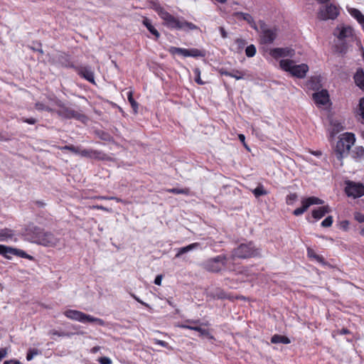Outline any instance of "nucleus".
I'll return each instance as SVG.
<instances>
[{"instance_id":"obj_45","label":"nucleus","mask_w":364,"mask_h":364,"mask_svg":"<svg viewBox=\"0 0 364 364\" xmlns=\"http://www.w3.org/2000/svg\"><path fill=\"white\" fill-rule=\"evenodd\" d=\"M333 223V217L328 216L321 222V226L323 228H329L332 225Z\"/></svg>"},{"instance_id":"obj_22","label":"nucleus","mask_w":364,"mask_h":364,"mask_svg":"<svg viewBox=\"0 0 364 364\" xmlns=\"http://www.w3.org/2000/svg\"><path fill=\"white\" fill-rule=\"evenodd\" d=\"M355 85L363 91H364V71L362 68H358L353 76Z\"/></svg>"},{"instance_id":"obj_50","label":"nucleus","mask_w":364,"mask_h":364,"mask_svg":"<svg viewBox=\"0 0 364 364\" xmlns=\"http://www.w3.org/2000/svg\"><path fill=\"white\" fill-rule=\"evenodd\" d=\"M100 364H112V360L108 357H101L98 359Z\"/></svg>"},{"instance_id":"obj_59","label":"nucleus","mask_w":364,"mask_h":364,"mask_svg":"<svg viewBox=\"0 0 364 364\" xmlns=\"http://www.w3.org/2000/svg\"><path fill=\"white\" fill-rule=\"evenodd\" d=\"M100 349V346H95L93 347L91 350H90V352L92 353H97Z\"/></svg>"},{"instance_id":"obj_19","label":"nucleus","mask_w":364,"mask_h":364,"mask_svg":"<svg viewBox=\"0 0 364 364\" xmlns=\"http://www.w3.org/2000/svg\"><path fill=\"white\" fill-rule=\"evenodd\" d=\"M218 72L222 75L229 76L234 77L236 80H242L246 75V71L232 70V71H228L225 68H221L218 70Z\"/></svg>"},{"instance_id":"obj_52","label":"nucleus","mask_w":364,"mask_h":364,"mask_svg":"<svg viewBox=\"0 0 364 364\" xmlns=\"http://www.w3.org/2000/svg\"><path fill=\"white\" fill-rule=\"evenodd\" d=\"M35 107L38 110H45L46 107V105H45L42 102H36V105H35Z\"/></svg>"},{"instance_id":"obj_13","label":"nucleus","mask_w":364,"mask_h":364,"mask_svg":"<svg viewBox=\"0 0 364 364\" xmlns=\"http://www.w3.org/2000/svg\"><path fill=\"white\" fill-rule=\"evenodd\" d=\"M59 243V240L51 232H42L37 237V243L45 247H55Z\"/></svg>"},{"instance_id":"obj_18","label":"nucleus","mask_w":364,"mask_h":364,"mask_svg":"<svg viewBox=\"0 0 364 364\" xmlns=\"http://www.w3.org/2000/svg\"><path fill=\"white\" fill-rule=\"evenodd\" d=\"M232 15L237 19L244 20L247 21V23L251 26V28H252L257 31H259V28L257 23H255L253 17L250 14L244 12H235Z\"/></svg>"},{"instance_id":"obj_43","label":"nucleus","mask_w":364,"mask_h":364,"mask_svg":"<svg viewBox=\"0 0 364 364\" xmlns=\"http://www.w3.org/2000/svg\"><path fill=\"white\" fill-rule=\"evenodd\" d=\"M359 115L360 116L362 123H364V97L360 100Z\"/></svg>"},{"instance_id":"obj_4","label":"nucleus","mask_w":364,"mask_h":364,"mask_svg":"<svg viewBox=\"0 0 364 364\" xmlns=\"http://www.w3.org/2000/svg\"><path fill=\"white\" fill-rule=\"evenodd\" d=\"M279 65L282 70L298 78H304L309 71V66L306 64L295 65L291 60H281Z\"/></svg>"},{"instance_id":"obj_9","label":"nucleus","mask_w":364,"mask_h":364,"mask_svg":"<svg viewBox=\"0 0 364 364\" xmlns=\"http://www.w3.org/2000/svg\"><path fill=\"white\" fill-rule=\"evenodd\" d=\"M339 14L338 8L332 4H327L326 6H323L319 9L317 16L318 18L322 21H326L328 19L334 20L337 18Z\"/></svg>"},{"instance_id":"obj_39","label":"nucleus","mask_w":364,"mask_h":364,"mask_svg":"<svg viewBox=\"0 0 364 364\" xmlns=\"http://www.w3.org/2000/svg\"><path fill=\"white\" fill-rule=\"evenodd\" d=\"M193 73L195 75V81L198 85H204L205 82H203L200 78V70L198 68H196L193 70Z\"/></svg>"},{"instance_id":"obj_26","label":"nucleus","mask_w":364,"mask_h":364,"mask_svg":"<svg viewBox=\"0 0 364 364\" xmlns=\"http://www.w3.org/2000/svg\"><path fill=\"white\" fill-rule=\"evenodd\" d=\"M14 235V230L9 229V228H4L0 230V241L1 242H5L8 241L9 240L12 239V237Z\"/></svg>"},{"instance_id":"obj_49","label":"nucleus","mask_w":364,"mask_h":364,"mask_svg":"<svg viewBox=\"0 0 364 364\" xmlns=\"http://www.w3.org/2000/svg\"><path fill=\"white\" fill-rule=\"evenodd\" d=\"M154 343L155 344H157V345H159L162 347H164V348H171V347H169L168 346V343L166 341H161V340H159V339H154Z\"/></svg>"},{"instance_id":"obj_40","label":"nucleus","mask_w":364,"mask_h":364,"mask_svg":"<svg viewBox=\"0 0 364 364\" xmlns=\"http://www.w3.org/2000/svg\"><path fill=\"white\" fill-rule=\"evenodd\" d=\"M245 54L247 57L252 58L256 54V48L254 45L248 46L245 49Z\"/></svg>"},{"instance_id":"obj_3","label":"nucleus","mask_w":364,"mask_h":364,"mask_svg":"<svg viewBox=\"0 0 364 364\" xmlns=\"http://www.w3.org/2000/svg\"><path fill=\"white\" fill-rule=\"evenodd\" d=\"M261 255V250L257 247L252 242L242 243L235 248L231 257L232 259H247L259 257Z\"/></svg>"},{"instance_id":"obj_24","label":"nucleus","mask_w":364,"mask_h":364,"mask_svg":"<svg viewBox=\"0 0 364 364\" xmlns=\"http://www.w3.org/2000/svg\"><path fill=\"white\" fill-rule=\"evenodd\" d=\"M336 31H338L339 33L337 34L335 32L334 34L336 35L337 38L341 41L353 36V28L350 26L342 27L341 29L338 28Z\"/></svg>"},{"instance_id":"obj_30","label":"nucleus","mask_w":364,"mask_h":364,"mask_svg":"<svg viewBox=\"0 0 364 364\" xmlns=\"http://www.w3.org/2000/svg\"><path fill=\"white\" fill-rule=\"evenodd\" d=\"M271 342L272 343L289 344L291 341L290 339L285 336L275 334L272 337Z\"/></svg>"},{"instance_id":"obj_35","label":"nucleus","mask_w":364,"mask_h":364,"mask_svg":"<svg viewBox=\"0 0 364 364\" xmlns=\"http://www.w3.org/2000/svg\"><path fill=\"white\" fill-rule=\"evenodd\" d=\"M41 352L37 348H29L26 354V360L31 361L34 356L40 355Z\"/></svg>"},{"instance_id":"obj_33","label":"nucleus","mask_w":364,"mask_h":364,"mask_svg":"<svg viewBox=\"0 0 364 364\" xmlns=\"http://www.w3.org/2000/svg\"><path fill=\"white\" fill-rule=\"evenodd\" d=\"M252 193L255 195L256 198H258L261 196L267 195V191L264 188V186L262 184L257 186L254 190H252Z\"/></svg>"},{"instance_id":"obj_29","label":"nucleus","mask_w":364,"mask_h":364,"mask_svg":"<svg viewBox=\"0 0 364 364\" xmlns=\"http://www.w3.org/2000/svg\"><path fill=\"white\" fill-rule=\"evenodd\" d=\"M225 296V291L219 288H216L208 292V296L213 299H224Z\"/></svg>"},{"instance_id":"obj_12","label":"nucleus","mask_w":364,"mask_h":364,"mask_svg":"<svg viewBox=\"0 0 364 364\" xmlns=\"http://www.w3.org/2000/svg\"><path fill=\"white\" fill-rule=\"evenodd\" d=\"M323 200L315 197L311 196L301 200L302 206L295 209L293 214L296 216L302 215L311 205H322Z\"/></svg>"},{"instance_id":"obj_60","label":"nucleus","mask_w":364,"mask_h":364,"mask_svg":"<svg viewBox=\"0 0 364 364\" xmlns=\"http://www.w3.org/2000/svg\"><path fill=\"white\" fill-rule=\"evenodd\" d=\"M238 138H239L240 141L242 144H245V135H244V134H240L238 135Z\"/></svg>"},{"instance_id":"obj_51","label":"nucleus","mask_w":364,"mask_h":364,"mask_svg":"<svg viewBox=\"0 0 364 364\" xmlns=\"http://www.w3.org/2000/svg\"><path fill=\"white\" fill-rule=\"evenodd\" d=\"M22 122L29 124H34L36 122V119L34 118H22Z\"/></svg>"},{"instance_id":"obj_7","label":"nucleus","mask_w":364,"mask_h":364,"mask_svg":"<svg viewBox=\"0 0 364 364\" xmlns=\"http://www.w3.org/2000/svg\"><path fill=\"white\" fill-rule=\"evenodd\" d=\"M260 29L259 39L262 44H271L277 36V28L269 27L264 21L258 22Z\"/></svg>"},{"instance_id":"obj_42","label":"nucleus","mask_w":364,"mask_h":364,"mask_svg":"<svg viewBox=\"0 0 364 364\" xmlns=\"http://www.w3.org/2000/svg\"><path fill=\"white\" fill-rule=\"evenodd\" d=\"M14 255H16V256H18V257H21L22 258H26V259H33V257L28 255L26 252H24L23 250H18V249H16V252L14 253Z\"/></svg>"},{"instance_id":"obj_64","label":"nucleus","mask_w":364,"mask_h":364,"mask_svg":"<svg viewBox=\"0 0 364 364\" xmlns=\"http://www.w3.org/2000/svg\"><path fill=\"white\" fill-rule=\"evenodd\" d=\"M108 199H109V200H116L117 202H122V201L120 198H117V197H113V196H112V197H109V198H108Z\"/></svg>"},{"instance_id":"obj_10","label":"nucleus","mask_w":364,"mask_h":364,"mask_svg":"<svg viewBox=\"0 0 364 364\" xmlns=\"http://www.w3.org/2000/svg\"><path fill=\"white\" fill-rule=\"evenodd\" d=\"M345 192L349 197L360 198L364 196V186L360 183L348 181L346 182Z\"/></svg>"},{"instance_id":"obj_27","label":"nucleus","mask_w":364,"mask_h":364,"mask_svg":"<svg viewBox=\"0 0 364 364\" xmlns=\"http://www.w3.org/2000/svg\"><path fill=\"white\" fill-rule=\"evenodd\" d=\"M142 23L146 27L149 32L156 37V39H158L160 37L159 32L151 24V21L148 18H144Z\"/></svg>"},{"instance_id":"obj_55","label":"nucleus","mask_w":364,"mask_h":364,"mask_svg":"<svg viewBox=\"0 0 364 364\" xmlns=\"http://www.w3.org/2000/svg\"><path fill=\"white\" fill-rule=\"evenodd\" d=\"M357 221L359 223H364V215L360 213H357L355 216Z\"/></svg>"},{"instance_id":"obj_14","label":"nucleus","mask_w":364,"mask_h":364,"mask_svg":"<svg viewBox=\"0 0 364 364\" xmlns=\"http://www.w3.org/2000/svg\"><path fill=\"white\" fill-rule=\"evenodd\" d=\"M74 69L80 77L85 78L92 84H95L94 70L91 66H75Z\"/></svg>"},{"instance_id":"obj_5","label":"nucleus","mask_w":364,"mask_h":364,"mask_svg":"<svg viewBox=\"0 0 364 364\" xmlns=\"http://www.w3.org/2000/svg\"><path fill=\"white\" fill-rule=\"evenodd\" d=\"M64 315L74 321H77L82 323H96L100 326H105V322L104 320L94 317L91 315L86 314L82 311L77 310L68 309L64 312Z\"/></svg>"},{"instance_id":"obj_62","label":"nucleus","mask_w":364,"mask_h":364,"mask_svg":"<svg viewBox=\"0 0 364 364\" xmlns=\"http://www.w3.org/2000/svg\"><path fill=\"white\" fill-rule=\"evenodd\" d=\"M9 361L10 362L11 364H21V363L19 360L15 359H11L9 360Z\"/></svg>"},{"instance_id":"obj_2","label":"nucleus","mask_w":364,"mask_h":364,"mask_svg":"<svg viewBox=\"0 0 364 364\" xmlns=\"http://www.w3.org/2000/svg\"><path fill=\"white\" fill-rule=\"evenodd\" d=\"M355 141V137L353 133H345L337 142L333 156L339 162V165L342 166V159L345 154H348Z\"/></svg>"},{"instance_id":"obj_47","label":"nucleus","mask_w":364,"mask_h":364,"mask_svg":"<svg viewBox=\"0 0 364 364\" xmlns=\"http://www.w3.org/2000/svg\"><path fill=\"white\" fill-rule=\"evenodd\" d=\"M193 330L199 332L200 333V335H202V336H210V333L207 329L202 328L200 326H196L195 328H193Z\"/></svg>"},{"instance_id":"obj_36","label":"nucleus","mask_w":364,"mask_h":364,"mask_svg":"<svg viewBox=\"0 0 364 364\" xmlns=\"http://www.w3.org/2000/svg\"><path fill=\"white\" fill-rule=\"evenodd\" d=\"M127 98H128V101L129 102L132 107L133 108L134 112H136V110L138 109V103L134 100V99L133 97V93L132 91L128 92Z\"/></svg>"},{"instance_id":"obj_1","label":"nucleus","mask_w":364,"mask_h":364,"mask_svg":"<svg viewBox=\"0 0 364 364\" xmlns=\"http://www.w3.org/2000/svg\"><path fill=\"white\" fill-rule=\"evenodd\" d=\"M156 11L164 21V25L170 29L181 30L186 32L193 30H200L198 26L186 21L183 17H175L161 6L156 8Z\"/></svg>"},{"instance_id":"obj_41","label":"nucleus","mask_w":364,"mask_h":364,"mask_svg":"<svg viewBox=\"0 0 364 364\" xmlns=\"http://www.w3.org/2000/svg\"><path fill=\"white\" fill-rule=\"evenodd\" d=\"M336 51L341 54L346 53L347 51L346 43L344 42H341L340 44L336 45Z\"/></svg>"},{"instance_id":"obj_6","label":"nucleus","mask_w":364,"mask_h":364,"mask_svg":"<svg viewBox=\"0 0 364 364\" xmlns=\"http://www.w3.org/2000/svg\"><path fill=\"white\" fill-rule=\"evenodd\" d=\"M226 262L227 257L221 255L208 259L201 265L208 272L218 273L225 268Z\"/></svg>"},{"instance_id":"obj_48","label":"nucleus","mask_w":364,"mask_h":364,"mask_svg":"<svg viewBox=\"0 0 364 364\" xmlns=\"http://www.w3.org/2000/svg\"><path fill=\"white\" fill-rule=\"evenodd\" d=\"M49 334L52 335V336H61V337L70 336V333H69L59 332V331H58L56 330H51L49 332Z\"/></svg>"},{"instance_id":"obj_56","label":"nucleus","mask_w":364,"mask_h":364,"mask_svg":"<svg viewBox=\"0 0 364 364\" xmlns=\"http://www.w3.org/2000/svg\"><path fill=\"white\" fill-rule=\"evenodd\" d=\"M219 31L220 32L221 36L223 38H226L228 37V33L225 31V30L223 27H220Z\"/></svg>"},{"instance_id":"obj_53","label":"nucleus","mask_w":364,"mask_h":364,"mask_svg":"<svg viewBox=\"0 0 364 364\" xmlns=\"http://www.w3.org/2000/svg\"><path fill=\"white\" fill-rule=\"evenodd\" d=\"M7 355V349L6 348H1L0 349V360L4 358Z\"/></svg>"},{"instance_id":"obj_11","label":"nucleus","mask_w":364,"mask_h":364,"mask_svg":"<svg viewBox=\"0 0 364 364\" xmlns=\"http://www.w3.org/2000/svg\"><path fill=\"white\" fill-rule=\"evenodd\" d=\"M168 51L172 55L178 54L184 57L196 58L203 57L205 55V53L203 50H198L197 48L186 49L176 47H171L168 49Z\"/></svg>"},{"instance_id":"obj_57","label":"nucleus","mask_w":364,"mask_h":364,"mask_svg":"<svg viewBox=\"0 0 364 364\" xmlns=\"http://www.w3.org/2000/svg\"><path fill=\"white\" fill-rule=\"evenodd\" d=\"M133 296V298L137 301L139 303L141 304L142 305L146 306V307H149V304H147L146 303L142 301L139 298H138L137 296H136L135 295L132 294V295Z\"/></svg>"},{"instance_id":"obj_17","label":"nucleus","mask_w":364,"mask_h":364,"mask_svg":"<svg viewBox=\"0 0 364 364\" xmlns=\"http://www.w3.org/2000/svg\"><path fill=\"white\" fill-rule=\"evenodd\" d=\"M43 230H42L41 228L33 225V224H29L27 225L25 233L26 236H28L31 237V240L33 242L37 243V237L41 235Z\"/></svg>"},{"instance_id":"obj_63","label":"nucleus","mask_w":364,"mask_h":364,"mask_svg":"<svg viewBox=\"0 0 364 364\" xmlns=\"http://www.w3.org/2000/svg\"><path fill=\"white\" fill-rule=\"evenodd\" d=\"M340 333L341 334H348V333H350V331L347 328H343L341 330Z\"/></svg>"},{"instance_id":"obj_44","label":"nucleus","mask_w":364,"mask_h":364,"mask_svg":"<svg viewBox=\"0 0 364 364\" xmlns=\"http://www.w3.org/2000/svg\"><path fill=\"white\" fill-rule=\"evenodd\" d=\"M235 43L237 46V51L242 50L244 48V47L245 46V45L247 44L246 41L244 39H242V38H237L235 41Z\"/></svg>"},{"instance_id":"obj_37","label":"nucleus","mask_w":364,"mask_h":364,"mask_svg":"<svg viewBox=\"0 0 364 364\" xmlns=\"http://www.w3.org/2000/svg\"><path fill=\"white\" fill-rule=\"evenodd\" d=\"M353 157L361 159L364 156V148L363 146H357L355 148L353 152Z\"/></svg>"},{"instance_id":"obj_34","label":"nucleus","mask_w":364,"mask_h":364,"mask_svg":"<svg viewBox=\"0 0 364 364\" xmlns=\"http://www.w3.org/2000/svg\"><path fill=\"white\" fill-rule=\"evenodd\" d=\"M307 255L308 256L310 257V258H314V259H316L317 262H320V263H323V261H324V259L322 256H320L318 255H316L315 253V252L311 249V248H308L307 249Z\"/></svg>"},{"instance_id":"obj_16","label":"nucleus","mask_w":364,"mask_h":364,"mask_svg":"<svg viewBox=\"0 0 364 364\" xmlns=\"http://www.w3.org/2000/svg\"><path fill=\"white\" fill-rule=\"evenodd\" d=\"M269 54L274 59L285 57L292 58L295 55V51L294 49L289 47L275 48L269 50Z\"/></svg>"},{"instance_id":"obj_61","label":"nucleus","mask_w":364,"mask_h":364,"mask_svg":"<svg viewBox=\"0 0 364 364\" xmlns=\"http://www.w3.org/2000/svg\"><path fill=\"white\" fill-rule=\"evenodd\" d=\"M92 208L94 209H97V210H107V208H105L104 206L102 205H94L92 207Z\"/></svg>"},{"instance_id":"obj_23","label":"nucleus","mask_w":364,"mask_h":364,"mask_svg":"<svg viewBox=\"0 0 364 364\" xmlns=\"http://www.w3.org/2000/svg\"><path fill=\"white\" fill-rule=\"evenodd\" d=\"M200 247V244L198 242H194L190 244L186 247H180L177 249V253L175 255L176 258L181 257L183 254H186L190 251H192Z\"/></svg>"},{"instance_id":"obj_32","label":"nucleus","mask_w":364,"mask_h":364,"mask_svg":"<svg viewBox=\"0 0 364 364\" xmlns=\"http://www.w3.org/2000/svg\"><path fill=\"white\" fill-rule=\"evenodd\" d=\"M350 14L357 19L362 26H364V15H363L359 10L353 9L350 11Z\"/></svg>"},{"instance_id":"obj_21","label":"nucleus","mask_w":364,"mask_h":364,"mask_svg":"<svg viewBox=\"0 0 364 364\" xmlns=\"http://www.w3.org/2000/svg\"><path fill=\"white\" fill-rule=\"evenodd\" d=\"M331 208L328 205H323L312 210V217L316 220L322 218L326 214L331 212Z\"/></svg>"},{"instance_id":"obj_15","label":"nucleus","mask_w":364,"mask_h":364,"mask_svg":"<svg viewBox=\"0 0 364 364\" xmlns=\"http://www.w3.org/2000/svg\"><path fill=\"white\" fill-rule=\"evenodd\" d=\"M80 156L92 159L109 161L111 158L102 151L95 149H81Z\"/></svg>"},{"instance_id":"obj_54","label":"nucleus","mask_w":364,"mask_h":364,"mask_svg":"<svg viewBox=\"0 0 364 364\" xmlns=\"http://www.w3.org/2000/svg\"><path fill=\"white\" fill-rule=\"evenodd\" d=\"M161 281H162V275L159 274L156 277V278L154 279V284L160 286L161 284Z\"/></svg>"},{"instance_id":"obj_58","label":"nucleus","mask_w":364,"mask_h":364,"mask_svg":"<svg viewBox=\"0 0 364 364\" xmlns=\"http://www.w3.org/2000/svg\"><path fill=\"white\" fill-rule=\"evenodd\" d=\"M181 328H187V329H190V330H193V328H195L196 326H190V325H187V324H183L181 326Z\"/></svg>"},{"instance_id":"obj_46","label":"nucleus","mask_w":364,"mask_h":364,"mask_svg":"<svg viewBox=\"0 0 364 364\" xmlns=\"http://www.w3.org/2000/svg\"><path fill=\"white\" fill-rule=\"evenodd\" d=\"M296 193H290L287 196L286 202L288 205H292L297 199Z\"/></svg>"},{"instance_id":"obj_8","label":"nucleus","mask_w":364,"mask_h":364,"mask_svg":"<svg viewBox=\"0 0 364 364\" xmlns=\"http://www.w3.org/2000/svg\"><path fill=\"white\" fill-rule=\"evenodd\" d=\"M57 105L59 107V109L56 110L55 112L62 118L75 119L80 122H85L87 119L85 114L65 106L61 102H58Z\"/></svg>"},{"instance_id":"obj_20","label":"nucleus","mask_w":364,"mask_h":364,"mask_svg":"<svg viewBox=\"0 0 364 364\" xmlns=\"http://www.w3.org/2000/svg\"><path fill=\"white\" fill-rule=\"evenodd\" d=\"M313 99L316 105H325L329 101V95L326 90L313 94Z\"/></svg>"},{"instance_id":"obj_38","label":"nucleus","mask_w":364,"mask_h":364,"mask_svg":"<svg viewBox=\"0 0 364 364\" xmlns=\"http://www.w3.org/2000/svg\"><path fill=\"white\" fill-rule=\"evenodd\" d=\"M62 150H68L71 152L80 155L81 149L78 146H75L73 145H66L61 148Z\"/></svg>"},{"instance_id":"obj_25","label":"nucleus","mask_w":364,"mask_h":364,"mask_svg":"<svg viewBox=\"0 0 364 364\" xmlns=\"http://www.w3.org/2000/svg\"><path fill=\"white\" fill-rule=\"evenodd\" d=\"M16 248L0 245V255L6 259H11V255H14Z\"/></svg>"},{"instance_id":"obj_31","label":"nucleus","mask_w":364,"mask_h":364,"mask_svg":"<svg viewBox=\"0 0 364 364\" xmlns=\"http://www.w3.org/2000/svg\"><path fill=\"white\" fill-rule=\"evenodd\" d=\"M168 193H171L174 194H183L186 196H189L191 194V191L188 188H168L166 190Z\"/></svg>"},{"instance_id":"obj_28","label":"nucleus","mask_w":364,"mask_h":364,"mask_svg":"<svg viewBox=\"0 0 364 364\" xmlns=\"http://www.w3.org/2000/svg\"><path fill=\"white\" fill-rule=\"evenodd\" d=\"M58 63L63 67L75 68V65L70 62L68 55L65 54H60L58 57Z\"/></svg>"}]
</instances>
